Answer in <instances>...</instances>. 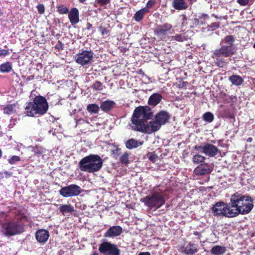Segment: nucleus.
Wrapping results in <instances>:
<instances>
[{"label": "nucleus", "instance_id": "1", "mask_svg": "<svg viewBox=\"0 0 255 255\" xmlns=\"http://www.w3.org/2000/svg\"><path fill=\"white\" fill-rule=\"evenodd\" d=\"M152 113L147 107H138L135 108L131 118L129 125L131 129L142 133H151L158 131L161 126L155 120L146 124V121L152 117Z\"/></svg>", "mask_w": 255, "mask_h": 255}, {"label": "nucleus", "instance_id": "2", "mask_svg": "<svg viewBox=\"0 0 255 255\" xmlns=\"http://www.w3.org/2000/svg\"><path fill=\"white\" fill-rule=\"evenodd\" d=\"M230 201L235 217L249 214L254 207L253 199L250 196L236 193L231 196Z\"/></svg>", "mask_w": 255, "mask_h": 255}, {"label": "nucleus", "instance_id": "3", "mask_svg": "<svg viewBox=\"0 0 255 255\" xmlns=\"http://www.w3.org/2000/svg\"><path fill=\"white\" fill-rule=\"evenodd\" d=\"M46 99L42 96H36L33 102L28 103L25 107V114L29 117L45 114L48 109Z\"/></svg>", "mask_w": 255, "mask_h": 255}, {"label": "nucleus", "instance_id": "4", "mask_svg": "<svg viewBox=\"0 0 255 255\" xmlns=\"http://www.w3.org/2000/svg\"><path fill=\"white\" fill-rule=\"evenodd\" d=\"M103 161L100 156L91 154L82 159L79 162L81 171L94 173L99 171L103 166Z\"/></svg>", "mask_w": 255, "mask_h": 255}, {"label": "nucleus", "instance_id": "5", "mask_svg": "<svg viewBox=\"0 0 255 255\" xmlns=\"http://www.w3.org/2000/svg\"><path fill=\"white\" fill-rule=\"evenodd\" d=\"M141 202L150 209L156 210L165 203V199L161 191H155L150 196H147L140 199Z\"/></svg>", "mask_w": 255, "mask_h": 255}, {"label": "nucleus", "instance_id": "6", "mask_svg": "<svg viewBox=\"0 0 255 255\" xmlns=\"http://www.w3.org/2000/svg\"><path fill=\"white\" fill-rule=\"evenodd\" d=\"M1 231L5 236L20 234L24 231V227L18 221H11L2 224Z\"/></svg>", "mask_w": 255, "mask_h": 255}, {"label": "nucleus", "instance_id": "7", "mask_svg": "<svg viewBox=\"0 0 255 255\" xmlns=\"http://www.w3.org/2000/svg\"><path fill=\"white\" fill-rule=\"evenodd\" d=\"M212 211L215 216H225L228 218H234V214L231 202L225 203L223 202L216 203L212 207Z\"/></svg>", "mask_w": 255, "mask_h": 255}, {"label": "nucleus", "instance_id": "8", "mask_svg": "<svg viewBox=\"0 0 255 255\" xmlns=\"http://www.w3.org/2000/svg\"><path fill=\"white\" fill-rule=\"evenodd\" d=\"M93 55L94 53L91 50H83L75 55V60L78 64L86 66L92 63Z\"/></svg>", "mask_w": 255, "mask_h": 255}, {"label": "nucleus", "instance_id": "9", "mask_svg": "<svg viewBox=\"0 0 255 255\" xmlns=\"http://www.w3.org/2000/svg\"><path fill=\"white\" fill-rule=\"evenodd\" d=\"M81 192V188L76 184L63 187L59 191V194L64 198L77 196Z\"/></svg>", "mask_w": 255, "mask_h": 255}, {"label": "nucleus", "instance_id": "10", "mask_svg": "<svg viewBox=\"0 0 255 255\" xmlns=\"http://www.w3.org/2000/svg\"><path fill=\"white\" fill-rule=\"evenodd\" d=\"M99 251L103 254L108 255H120V250L117 245L109 242L102 243L99 247Z\"/></svg>", "mask_w": 255, "mask_h": 255}, {"label": "nucleus", "instance_id": "11", "mask_svg": "<svg viewBox=\"0 0 255 255\" xmlns=\"http://www.w3.org/2000/svg\"><path fill=\"white\" fill-rule=\"evenodd\" d=\"M194 148L195 150L202 152L209 157H214L219 152V149L216 146L208 143L205 144L204 146L196 145Z\"/></svg>", "mask_w": 255, "mask_h": 255}, {"label": "nucleus", "instance_id": "12", "mask_svg": "<svg viewBox=\"0 0 255 255\" xmlns=\"http://www.w3.org/2000/svg\"><path fill=\"white\" fill-rule=\"evenodd\" d=\"M199 246L191 242H185L179 247V251L185 255H194L199 251Z\"/></svg>", "mask_w": 255, "mask_h": 255}, {"label": "nucleus", "instance_id": "13", "mask_svg": "<svg viewBox=\"0 0 255 255\" xmlns=\"http://www.w3.org/2000/svg\"><path fill=\"white\" fill-rule=\"evenodd\" d=\"M235 52L234 48H231L230 46L222 45L220 48L216 49L213 51V54L216 57H227L234 54Z\"/></svg>", "mask_w": 255, "mask_h": 255}, {"label": "nucleus", "instance_id": "14", "mask_svg": "<svg viewBox=\"0 0 255 255\" xmlns=\"http://www.w3.org/2000/svg\"><path fill=\"white\" fill-rule=\"evenodd\" d=\"M172 29V25L168 23L157 25L155 30V33L159 36H165Z\"/></svg>", "mask_w": 255, "mask_h": 255}, {"label": "nucleus", "instance_id": "15", "mask_svg": "<svg viewBox=\"0 0 255 255\" xmlns=\"http://www.w3.org/2000/svg\"><path fill=\"white\" fill-rule=\"evenodd\" d=\"M123 231L122 228L120 226H115L111 227L104 234L105 238H114L121 235Z\"/></svg>", "mask_w": 255, "mask_h": 255}, {"label": "nucleus", "instance_id": "16", "mask_svg": "<svg viewBox=\"0 0 255 255\" xmlns=\"http://www.w3.org/2000/svg\"><path fill=\"white\" fill-rule=\"evenodd\" d=\"M49 237L48 231L44 229H40L35 233V238L38 242L44 244L47 242Z\"/></svg>", "mask_w": 255, "mask_h": 255}, {"label": "nucleus", "instance_id": "17", "mask_svg": "<svg viewBox=\"0 0 255 255\" xmlns=\"http://www.w3.org/2000/svg\"><path fill=\"white\" fill-rule=\"evenodd\" d=\"M211 171L210 166L206 163L198 166L195 168L194 172L197 175H203L210 173Z\"/></svg>", "mask_w": 255, "mask_h": 255}, {"label": "nucleus", "instance_id": "18", "mask_svg": "<svg viewBox=\"0 0 255 255\" xmlns=\"http://www.w3.org/2000/svg\"><path fill=\"white\" fill-rule=\"evenodd\" d=\"M170 118L168 113L165 111H161L155 117V120L161 126L166 124Z\"/></svg>", "mask_w": 255, "mask_h": 255}, {"label": "nucleus", "instance_id": "19", "mask_svg": "<svg viewBox=\"0 0 255 255\" xmlns=\"http://www.w3.org/2000/svg\"><path fill=\"white\" fill-rule=\"evenodd\" d=\"M172 5L178 10H185L188 7V4L185 0H173Z\"/></svg>", "mask_w": 255, "mask_h": 255}, {"label": "nucleus", "instance_id": "20", "mask_svg": "<svg viewBox=\"0 0 255 255\" xmlns=\"http://www.w3.org/2000/svg\"><path fill=\"white\" fill-rule=\"evenodd\" d=\"M68 17L72 25H75L78 23L79 11L76 8H72L69 12Z\"/></svg>", "mask_w": 255, "mask_h": 255}, {"label": "nucleus", "instance_id": "21", "mask_svg": "<svg viewBox=\"0 0 255 255\" xmlns=\"http://www.w3.org/2000/svg\"><path fill=\"white\" fill-rule=\"evenodd\" d=\"M126 146L129 149L136 148L143 144L142 142L139 141L134 138H130L125 142Z\"/></svg>", "mask_w": 255, "mask_h": 255}, {"label": "nucleus", "instance_id": "22", "mask_svg": "<svg viewBox=\"0 0 255 255\" xmlns=\"http://www.w3.org/2000/svg\"><path fill=\"white\" fill-rule=\"evenodd\" d=\"M162 96L158 93L151 95L148 99V104L151 106H156L161 101Z\"/></svg>", "mask_w": 255, "mask_h": 255}, {"label": "nucleus", "instance_id": "23", "mask_svg": "<svg viewBox=\"0 0 255 255\" xmlns=\"http://www.w3.org/2000/svg\"><path fill=\"white\" fill-rule=\"evenodd\" d=\"M212 57L214 59V63L217 67L223 68L227 63L226 60L224 58V57H221L220 56L216 57L214 55V54L212 53Z\"/></svg>", "mask_w": 255, "mask_h": 255}, {"label": "nucleus", "instance_id": "24", "mask_svg": "<svg viewBox=\"0 0 255 255\" xmlns=\"http://www.w3.org/2000/svg\"><path fill=\"white\" fill-rule=\"evenodd\" d=\"M229 80L235 86H240L244 82L243 78L238 75H233L229 78Z\"/></svg>", "mask_w": 255, "mask_h": 255}, {"label": "nucleus", "instance_id": "25", "mask_svg": "<svg viewBox=\"0 0 255 255\" xmlns=\"http://www.w3.org/2000/svg\"><path fill=\"white\" fill-rule=\"evenodd\" d=\"M226 247L217 245L214 246L211 250V253L214 255H223L226 252Z\"/></svg>", "mask_w": 255, "mask_h": 255}, {"label": "nucleus", "instance_id": "26", "mask_svg": "<svg viewBox=\"0 0 255 255\" xmlns=\"http://www.w3.org/2000/svg\"><path fill=\"white\" fill-rule=\"evenodd\" d=\"M148 12L149 10L147 8H142L136 12L133 18L136 21L139 22L142 19L144 15Z\"/></svg>", "mask_w": 255, "mask_h": 255}, {"label": "nucleus", "instance_id": "27", "mask_svg": "<svg viewBox=\"0 0 255 255\" xmlns=\"http://www.w3.org/2000/svg\"><path fill=\"white\" fill-rule=\"evenodd\" d=\"M115 104L114 101L107 100L101 103L100 108L102 111L108 112L112 109Z\"/></svg>", "mask_w": 255, "mask_h": 255}, {"label": "nucleus", "instance_id": "28", "mask_svg": "<svg viewBox=\"0 0 255 255\" xmlns=\"http://www.w3.org/2000/svg\"><path fill=\"white\" fill-rule=\"evenodd\" d=\"M60 212L63 215L66 213H72L74 211V207L70 205H62L59 208Z\"/></svg>", "mask_w": 255, "mask_h": 255}, {"label": "nucleus", "instance_id": "29", "mask_svg": "<svg viewBox=\"0 0 255 255\" xmlns=\"http://www.w3.org/2000/svg\"><path fill=\"white\" fill-rule=\"evenodd\" d=\"M12 69V66L10 62H6L0 66V71L2 73L10 72Z\"/></svg>", "mask_w": 255, "mask_h": 255}, {"label": "nucleus", "instance_id": "30", "mask_svg": "<svg viewBox=\"0 0 255 255\" xmlns=\"http://www.w3.org/2000/svg\"><path fill=\"white\" fill-rule=\"evenodd\" d=\"M100 107L96 104H92L88 105L87 110L92 114H97L99 112Z\"/></svg>", "mask_w": 255, "mask_h": 255}, {"label": "nucleus", "instance_id": "31", "mask_svg": "<svg viewBox=\"0 0 255 255\" xmlns=\"http://www.w3.org/2000/svg\"><path fill=\"white\" fill-rule=\"evenodd\" d=\"M202 118L204 121L208 122L211 123L214 119V116L211 112H206L203 115Z\"/></svg>", "mask_w": 255, "mask_h": 255}, {"label": "nucleus", "instance_id": "32", "mask_svg": "<svg viewBox=\"0 0 255 255\" xmlns=\"http://www.w3.org/2000/svg\"><path fill=\"white\" fill-rule=\"evenodd\" d=\"M224 40L225 43L228 44L227 46H230L231 48H233V44L235 42V38L233 35H228L225 37Z\"/></svg>", "mask_w": 255, "mask_h": 255}, {"label": "nucleus", "instance_id": "33", "mask_svg": "<svg viewBox=\"0 0 255 255\" xmlns=\"http://www.w3.org/2000/svg\"><path fill=\"white\" fill-rule=\"evenodd\" d=\"M119 160L122 164H128L129 163V155L128 152H124L120 156Z\"/></svg>", "mask_w": 255, "mask_h": 255}, {"label": "nucleus", "instance_id": "34", "mask_svg": "<svg viewBox=\"0 0 255 255\" xmlns=\"http://www.w3.org/2000/svg\"><path fill=\"white\" fill-rule=\"evenodd\" d=\"M15 112V105H9L3 108L4 114L10 115L12 114Z\"/></svg>", "mask_w": 255, "mask_h": 255}, {"label": "nucleus", "instance_id": "35", "mask_svg": "<svg viewBox=\"0 0 255 255\" xmlns=\"http://www.w3.org/2000/svg\"><path fill=\"white\" fill-rule=\"evenodd\" d=\"M205 159L206 158L205 156L199 154H197L193 156L192 161L193 163L198 164L203 162L205 160Z\"/></svg>", "mask_w": 255, "mask_h": 255}, {"label": "nucleus", "instance_id": "36", "mask_svg": "<svg viewBox=\"0 0 255 255\" xmlns=\"http://www.w3.org/2000/svg\"><path fill=\"white\" fill-rule=\"evenodd\" d=\"M92 87L95 90L101 91L104 88V86L100 81H96L92 86Z\"/></svg>", "mask_w": 255, "mask_h": 255}, {"label": "nucleus", "instance_id": "37", "mask_svg": "<svg viewBox=\"0 0 255 255\" xmlns=\"http://www.w3.org/2000/svg\"><path fill=\"white\" fill-rule=\"evenodd\" d=\"M172 38L177 41L183 42L185 41L186 38L184 34H176L172 37Z\"/></svg>", "mask_w": 255, "mask_h": 255}, {"label": "nucleus", "instance_id": "38", "mask_svg": "<svg viewBox=\"0 0 255 255\" xmlns=\"http://www.w3.org/2000/svg\"><path fill=\"white\" fill-rule=\"evenodd\" d=\"M121 148H120L117 147L116 149L112 150V155L115 159H117L118 156L121 154Z\"/></svg>", "mask_w": 255, "mask_h": 255}, {"label": "nucleus", "instance_id": "39", "mask_svg": "<svg viewBox=\"0 0 255 255\" xmlns=\"http://www.w3.org/2000/svg\"><path fill=\"white\" fill-rule=\"evenodd\" d=\"M57 8L59 13L60 14H66L68 12V9L63 5L58 6Z\"/></svg>", "mask_w": 255, "mask_h": 255}, {"label": "nucleus", "instance_id": "40", "mask_svg": "<svg viewBox=\"0 0 255 255\" xmlns=\"http://www.w3.org/2000/svg\"><path fill=\"white\" fill-rule=\"evenodd\" d=\"M20 160V157L18 156L13 155L8 161L9 164H14L16 162L19 161Z\"/></svg>", "mask_w": 255, "mask_h": 255}, {"label": "nucleus", "instance_id": "41", "mask_svg": "<svg viewBox=\"0 0 255 255\" xmlns=\"http://www.w3.org/2000/svg\"><path fill=\"white\" fill-rule=\"evenodd\" d=\"M33 152H34V154L35 155H37L38 154H41L42 153L41 148H40L37 146H35V147H33Z\"/></svg>", "mask_w": 255, "mask_h": 255}, {"label": "nucleus", "instance_id": "42", "mask_svg": "<svg viewBox=\"0 0 255 255\" xmlns=\"http://www.w3.org/2000/svg\"><path fill=\"white\" fill-rule=\"evenodd\" d=\"M99 30L103 36L106 35L109 33V30L103 26H100L99 27Z\"/></svg>", "mask_w": 255, "mask_h": 255}, {"label": "nucleus", "instance_id": "43", "mask_svg": "<svg viewBox=\"0 0 255 255\" xmlns=\"http://www.w3.org/2000/svg\"><path fill=\"white\" fill-rule=\"evenodd\" d=\"M37 10L40 14H43L45 11L44 5L42 4H39L37 6Z\"/></svg>", "mask_w": 255, "mask_h": 255}, {"label": "nucleus", "instance_id": "44", "mask_svg": "<svg viewBox=\"0 0 255 255\" xmlns=\"http://www.w3.org/2000/svg\"><path fill=\"white\" fill-rule=\"evenodd\" d=\"M155 2L154 0H149L146 4V6L144 8H147V9L148 10V9L149 8L152 7L155 4Z\"/></svg>", "mask_w": 255, "mask_h": 255}, {"label": "nucleus", "instance_id": "45", "mask_svg": "<svg viewBox=\"0 0 255 255\" xmlns=\"http://www.w3.org/2000/svg\"><path fill=\"white\" fill-rule=\"evenodd\" d=\"M9 53L10 52L8 50L0 49V56H5L8 55Z\"/></svg>", "mask_w": 255, "mask_h": 255}, {"label": "nucleus", "instance_id": "46", "mask_svg": "<svg viewBox=\"0 0 255 255\" xmlns=\"http://www.w3.org/2000/svg\"><path fill=\"white\" fill-rule=\"evenodd\" d=\"M55 48L59 50H63L64 48V44L60 41H58V43L55 45Z\"/></svg>", "mask_w": 255, "mask_h": 255}, {"label": "nucleus", "instance_id": "47", "mask_svg": "<svg viewBox=\"0 0 255 255\" xmlns=\"http://www.w3.org/2000/svg\"><path fill=\"white\" fill-rule=\"evenodd\" d=\"M249 1V0H237V2L241 5H247Z\"/></svg>", "mask_w": 255, "mask_h": 255}, {"label": "nucleus", "instance_id": "48", "mask_svg": "<svg viewBox=\"0 0 255 255\" xmlns=\"http://www.w3.org/2000/svg\"><path fill=\"white\" fill-rule=\"evenodd\" d=\"M158 158L157 156L155 154H151L149 157V159L152 162H155L156 159Z\"/></svg>", "mask_w": 255, "mask_h": 255}, {"label": "nucleus", "instance_id": "49", "mask_svg": "<svg viewBox=\"0 0 255 255\" xmlns=\"http://www.w3.org/2000/svg\"><path fill=\"white\" fill-rule=\"evenodd\" d=\"M111 0H97L98 2L102 5L107 4L110 2Z\"/></svg>", "mask_w": 255, "mask_h": 255}, {"label": "nucleus", "instance_id": "50", "mask_svg": "<svg viewBox=\"0 0 255 255\" xmlns=\"http://www.w3.org/2000/svg\"><path fill=\"white\" fill-rule=\"evenodd\" d=\"M4 174L5 175L6 178H8L11 176L12 173L11 172L5 171L3 172V175Z\"/></svg>", "mask_w": 255, "mask_h": 255}, {"label": "nucleus", "instance_id": "51", "mask_svg": "<svg viewBox=\"0 0 255 255\" xmlns=\"http://www.w3.org/2000/svg\"><path fill=\"white\" fill-rule=\"evenodd\" d=\"M219 26V24L218 23L215 22L212 24L211 27L213 28V29H215L218 28Z\"/></svg>", "mask_w": 255, "mask_h": 255}, {"label": "nucleus", "instance_id": "52", "mask_svg": "<svg viewBox=\"0 0 255 255\" xmlns=\"http://www.w3.org/2000/svg\"><path fill=\"white\" fill-rule=\"evenodd\" d=\"M85 123H88V122H85V120L80 119L77 122V125L80 124H84Z\"/></svg>", "mask_w": 255, "mask_h": 255}, {"label": "nucleus", "instance_id": "53", "mask_svg": "<svg viewBox=\"0 0 255 255\" xmlns=\"http://www.w3.org/2000/svg\"><path fill=\"white\" fill-rule=\"evenodd\" d=\"M138 255H150V254L148 252H142L139 253Z\"/></svg>", "mask_w": 255, "mask_h": 255}, {"label": "nucleus", "instance_id": "54", "mask_svg": "<svg viewBox=\"0 0 255 255\" xmlns=\"http://www.w3.org/2000/svg\"><path fill=\"white\" fill-rule=\"evenodd\" d=\"M87 25V28L88 29H91L92 27V25L91 23H88Z\"/></svg>", "mask_w": 255, "mask_h": 255}, {"label": "nucleus", "instance_id": "55", "mask_svg": "<svg viewBox=\"0 0 255 255\" xmlns=\"http://www.w3.org/2000/svg\"><path fill=\"white\" fill-rule=\"evenodd\" d=\"M4 178L3 173L0 172V180L3 179Z\"/></svg>", "mask_w": 255, "mask_h": 255}, {"label": "nucleus", "instance_id": "56", "mask_svg": "<svg viewBox=\"0 0 255 255\" xmlns=\"http://www.w3.org/2000/svg\"><path fill=\"white\" fill-rule=\"evenodd\" d=\"M199 19H196V18L194 19V23L195 24H198L199 23Z\"/></svg>", "mask_w": 255, "mask_h": 255}, {"label": "nucleus", "instance_id": "57", "mask_svg": "<svg viewBox=\"0 0 255 255\" xmlns=\"http://www.w3.org/2000/svg\"><path fill=\"white\" fill-rule=\"evenodd\" d=\"M194 235H195V236H200V234L199 232H194Z\"/></svg>", "mask_w": 255, "mask_h": 255}, {"label": "nucleus", "instance_id": "58", "mask_svg": "<svg viewBox=\"0 0 255 255\" xmlns=\"http://www.w3.org/2000/svg\"><path fill=\"white\" fill-rule=\"evenodd\" d=\"M252 137H249L248 139H247V141L248 142H251L252 141Z\"/></svg>", "mask_w": 255, "mask_h": 255}, {"label": "nucleus", "instance_id": "59", "mask_svg": "<svg viewBox=\"0 0 255 255\" xmlns=\"http://www.w3.org/2000/svg\"><path fill=\"white\" fill-rule=\"evenodd\" d=\"M92 255H99V254L97 252H95L93 253Z\"/></svg>", "mask_w": 255, "mask_h": 255}, {"label": "nucleus", "instance_id": "60", "mask_svg": "<svg viewBox=\"0 0 255 255\" xmlns=\"http://www.w3.org/2000/svg\"><path fill=\"white\" fill-rule=\"evenodd\" d=\"M1 155H2V151L0 149V158L1 157Z\"/></svg>", "mask_w": 255, "mask_h": 255}, {"label": "nucleus", "instance_id": "61", "mask_svg": "<svg viewBox=\"0 0 255 255\" xmlns=\"http://www.w3.org/2000/svg\"><path fill=\"white\" fill-rule=\"evenodd\" d=\"M80 2H83L85 0H79Z\"/></svg>", "mask_w": 255, "mask_h": 255}, {"label": "nucleus", "instance_id": "62", "mask_svg": "<svg viewBox=\"0 0 255 255\" xmlns=\"http://www.w3.org/2000/svg\"><path fill=\"white\" fill-rule=\"evenodd\" d=\"M203 17H204L205 16H207V14H204L203 15Z\"/></svg>", "mask_w": 255, "mask_h": 255}, {"label": "nucleus", "instance_id": "63", "mask_svg": "<svg viewBox=\"0 0 255 255\" xmlns=\"http://www.w3.org/2000/svg\"><path fill=\"white\" fill-rule=\"evenodd\" d=\"M183 16H184V19H186V16H185V15H184Z\"/></svg>", "mask_w": 255, "mask_h": 255}, {"label": "nucleus", "instance_id": "64", "mask_svg": "<svg viewBox=\"0 0 255 255\" xmlns=\"http://www.w3.org/2000/svg\"><path fill=\"white\" fill-rule=\"evenodd\" d=\"M253 47H254V48H255V44H254Z\"/></svg>", "mask_w": 255, "mask_h": 255}]
</instances>
